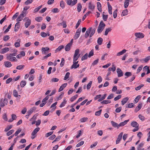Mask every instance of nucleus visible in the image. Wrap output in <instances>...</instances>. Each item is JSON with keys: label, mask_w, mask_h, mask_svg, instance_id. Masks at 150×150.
<instances>
[{"label": "nucleus", "mask_w": 150, "mask_h": 150, "mask_svg": "<svg viewBox=\"0 0 150 150\" xmlns=\"http://www.w3.org/2000/svg\"><path fill=\"white\" fill-rule=\"evenodd\" d=\"M17 42H16L15 43L14 45L15 47H18L20 46V42H21V40L19 39H18L17 40Z\"/></svg>", "instance_id": "24"}, {"label": "nucleus", "mask_w": 150, "mask_h": 150, "mask_svg": "<svg viewBox=\"0 0 150 150\" xmlns=\"http://www.w3.org/2000/svg\"><path fill=\"white\" fill-rule=\"evenodd\" d=\"M84 143V142L83 141H82L80 142L78 144H77L76 145V147H79L80 146L82 145Z\"/></svg>", "instance_id": "64"}, {"label": "nucleus", "mask_w": 150, "mask_h": 150, "mask_svg": "<svg viewBox=\"0 0 150 150\" xmlns=\"http://www.w3.org/2000/svg\"><path fill=\"white\" fill-rule=\"evenodd\" d=\"M38 116V114H36L33 116V117L30 119V121H32L33 120H35L36 119L37 117Z\"/></svg>", "instance_id": "40"}, {"label": "nucleus", "mask_w": 150, "mask_h": 150, "mask_svg": "<svg viewBox=\"0 0 150 150\" xmlns=\"http://www.w3.org/2000/svg\"><path fill=\"white\" fill-rule=\"evenodd\" d=\"M7 59L11 62H17V60L15 57H13L10 54L7 55L6 57Z\"/></svg>", "instance_id": "4"}, {"label": "nucleus", "mask_w": 150, "mask_h": 150, "mask_svg": "<svg viewBox=\"0 0 150 150\" xmlns=\"http://www.w3.org/2000/svg\"><path fill=\"white\" fill-rule=\"evenodd\" d=\"M40 130V128L39 127H37L34 129L31 134L32 136L31 137V138L32 139H33L36 137V134Z\"/></svg>", "instance_id": "3"}, {"label": "nucleus", "mask_w": 150, "mask_h": 150, "mask_svg": "<svg viewBox=\"0 0 150 150\" xmlns=\"http://www.w3.org/2000/svg\"><path fill=\"white\" fill-rule=\"evenodd\" d=\"M61 138V136H59L57 137L55 139V140L52 142V143L55 142L56 141H58L60 140Z\"/></svg>", "instance_id": "48"}, {"label": "nucleus", "mask_w": 150, "mask_h": 150, "mask_svg": "<svg viewBox=\"0 0 150 150\" xmlns=\"http://www.w3.org/2000/svg\"><path fill=\"white\" fill-rule=\"evenodd\" d=\"M67 101L66 100L65 98H64L63 101L62 102L59 106L60 108H62L67 103Z\"/></svg>", "instance_id": "17"}, {"label": "nucleus", "mask_w": 150, "mask_h": 150, "mask_svg": "<svg viewBox=\"0 0 150 150\" xmlns=\"http://www.w3.org/2000/svg\"><path fill=\"white\" fill-rule=\"evenodd\" d=\"M96 31V28L92 29V28L91 27L88 28L85 34V37L87 38L88 37H91L94 34Z\"/></svg>", "instance_id": "1"}, {"label": "nucleus", "mask_w": 150, "mask_h": 150, "mask_svg": "<svg viewBox=\"0 0 150 150\" xmlns=\"http://www.w3.org/2000/svg\"><path fill=\"white\" fill-rule=\"evenodd\" d=\"M144 144V142H142L141 143H140L137 148V150H141V148L142 147Z\"/></svg>", "instance_id": "34"}, {"label": "nucleus", "mask_w": 150, "mask_h": 150, "mask_svg": "<svg viewBox=\"0 0 150 150\" xmlns=\"http://www.w3.org/2000/svg\"><path fill=\"white\" fill-rule=\"evenodd\" d=\"M78 61L73 62V64L71 67V69H76L79 66V64H78Z\"/></svg>", "instance_id": "6"}, {"label": "nucleus", "mask_w": 150, "mask_h": 150, "mask_svg": "<svg viewBox=\"0 0 150 150\" xmlns=\"http://www.w3.org/2000/svg\"><path fill=\"white\" fill-rule=\"evenodd\" d=\"M117 76L118 77H120L123 76V73L120 69H117Z\"/></svg>", "instance_id": "10"}, {"label": "nucleus", "mask_w": 150, "mask_h": 150, "mask_svg": "<svg viewBox=\"0 0 150 150\" xmlns=\"http://www.w3.org/2000/svg\"><path fill=\"white\" fill-rule=\"evenodd\" d=\"M101 5L100 2H98L97 3V8L98 11L100 12L102 11Z\"/></svg>", "instance_id": "22"}, {"label": "nucleus", "mask_w": 150, "mask_h": 150, "mask_svg": "<svg viewBox=\"0 0 150 150\" xmlns=\"http://www.w3.org/2000/svg\"><path fill=\"white\" fill-rule=\"evenodd\" d=\"M4 65L6 67H10L12 65L11 62L8 61L5 62H4Z\"/></svg>", "instance_id": "15"}, {"label": "nucleus", "mask_w": 150, "mask_h": 150, "mask_svg": "<svg viewBox=\"0 0 150 150\" xmlns=\"http://www.w3.org/2000/svg\"><path fill=\"white\" fill-rule=\"evenodd\" d=\"M126 51L127 50H126L124 49L121 51H120V52H118L117 54V56H119L121 55H122L123 54L125 53L126 52Z\"/></svg>", "instance_id": "30"}, {"label": "nucleus", "mask_w": 150, "mask_h": 150, "mask_svg": "<svg viewBox=\"0 0 150 150\" xmlns=\"http://www.w3.org/2000/svg\"><path fill=\"white\" fill-rule=\"evenodd\" d=\"M49 50V48L47 47H42V52L44 54H45L46 53V51L48 50Z\"/></svg>", "instance_id": "28"}, {"label": "nucleus", "mask_w": 150, "mask_h": 150, "mask_svg": "<svg viewBox=\"0 0 150 150\" xmlns=\"http://www.w3.org/2000/svg\"><path fill=\"white\" fill-rule=\"evenodd\" d=\"M60 6L63 9L64 8V2L62 0L60 1Z\"/></svg>", "instance_id": "44"}, {"label": "nucleus", "mask_w": 150, "mask_h": 150, "mask_svg": "<svg viewBox=\"0 0 150 150\" xmlns=\"http://www.w3.org/2000/svg\"><path fill=\"white\" fill-rule=\"evenodd\" d=\"M31 20H29V21H27L25 24V26L26 28H27L31 24Z\"/></svg>", "instance_id": "29"}, {"label": "nucleus", "mask_w": 150, "mask_h": 150, "mask_svg": "<svg viewBox=\"0 0 150 150\" xmlns=\"http://www.w3.org/2000/svg\"><path fill=\"white\" fill-rule=\"evenodd\" d=\"M26 84V82L25 81H22L21 82L20 86L21 87H24Z\"/></svg>", "instance_id": "41"}, {"label": "nucleus", "mask_w": 150, "mask_h": 150, "mask_svg": "<svg viewBox=\"0 0 150 150\" xmlns=\"http://www.w3.org/2000/svg\"><path fill=\"white\" fill-rule=\"evenodd\" d=\"M42 6L41 5L40 6H39L38 7L35 8L34 10V13H36L42 7Z\"/></svg>", "instance_id": "50"}, {"label": "nucleus", "mask_w": 150, "mask_h": 150, "mask_svg": "<svg viewBox=\"0 0 150 150\" xmlns=\"http://www.w3.org/2000/svg\"><path fill=\"white\" fill-rule=\"evenodd\" d=\"M78 95H76L72 97L70 99V100L71 102L73 101L74 100H75L78 97Z\"/></svg>", "instance_id": "43"}, {"label": "nucleus", "mask_w": 150, "mask_h": 150, "mask_svg": "<svg viewBox=\"0 0 150 150\" xmlns=\"http://www.w3.org/2000/svg\"><path fill=\"white\" fill-rule=\"evenodd\" d=\"M112 67H109L108 69V70L109 71H112L114 72L115 71L116 67L115 65L113 64H112Z\"/></svg>", "instance_id": "20"}, {"label": "nucleus", "mask_w": 150, "mask_h": 150, "mask_svg": "<svg viewBox=\"0 0 150 150\" xmlns=\"http://www.w3.org/2000/svg\"><path fill=\"white\" fill-rule=\"evenodd\" d=\"M88 58V54L86 53L81 58V60L82 61L84 60L87 59Z\"/></svg>", "instance_id": "45"}, {"label": "nucleus", "mask_w": 150, "mask_h": 150, "mask_svg": "<svg viewBox=\"0 0 150 150\" xmlns=\"http://www.w3.org/2000/svg\"><path fill=\"white\" fill-rule=\"evenodd\" d=\"M111 103V101L109 100H103L102 102L101 103L105 104H107Z\"/></svg>", "instance_id": "62"}, {"label": "nucleus", "mask_w": 150, "mask_h": 150, "mask_svg": "<svg viewBox=\"0 0 150 150\" xmlns=\"http://www.w3.org/2000/svg\"><path fill=\"white\" fill-rule=\"evenodd\" d=\"M69 75H70V73L69 72H67L66 73L65 75V76L64 78V80H66L67 79H68L69 77Z\"/></svg>", "instance_id": "53"}, {"label": "nucleus", "mask_w": 150, "mask_h": 150, "mask_svg": "<svg viewBox=\"0 0 150 150\" xmlns=\"http://www.w3.org/2000/svg\"><path fill=\"white\" fill-rule=\"evenodd\" d=\"M9 50V49L8 47H5L4 48L2 49L0 52V53L2 54H4Z\"/></svg>", "instance_id": "12"}, {"label": "nucleus", "mask_w": 150, "mask_h": 150, "mask_svg": "<svg viewBox=\"0 0 150 150\" xmlns=\"http://www.w3.org/2000/svg\"><path fill=\"white\" fill-rule=\"evenodd\" d=\"M71 45V43H69L67 44L65 47V50L66 51H69L70 49V47Z\"/></svg>", "instance_id": "19"}, {"label": "nucleus", "mask_w": 150, "mask_h": 150, "mask_svg": "<svg viewBox=\"0 0 150 150\" xmlns=\"http://www.w3.org/2000/svg\"><path fill=\"white\" fill-rule=\"evenodd\" d=\"M88 118L87 117H83L80 119V121L81 122H86Z\"/></svg>", "instance_id": "51"}, {"label": "nucleus", "mask_w": 150, "mask_h": 150, "mask_svg": "<svg viewBox=\"0 0 150 150\" xmlns=\"http://www.w3.org/2000/svg\"><path fill=\"white\" fill-rule=\"evenodd\" d=\"M130 0H125L124 2V6L125 8H127L129 4Z\"/></svg>", "instance_id": "32"}, {"label": "nucleus", "mask_w": 150, "mask_h": 150, "mask_svg": "<svg viewBox=\"0 0 150 150\" xmlns=\"http://www.w3.org/2000/svg\"><path fill=\"white\" fill-rule=\"evenodd\" d=\"M123 134V133L122 132L120 133L118 136L117 139L116 140V144H119L121 140L122 136Z\"/></svg>", "instance_id": "8"}, {"label": "nucleus", "mask_w": 150, "mask_h": 150, "mask_svg": "<svg viewBox=\"0 0 150 150\" xmlns=\"http://www.w3.org/2000/svg\"><path fill=\"white\" fill-rule=\"evenodd\" d=\"M92 83V81H90L88 84H87V90H89L91 87V86Z\"/></svg>", "instance_id": "46"}, {"label": "nucleus", "mask_w": 150, "mask_h": 150, "mask_svg": "<svg viewBox=\"0 0 150 150\" xmlns=\"http://www.w3.org/2000/svg\"><path fill=\"white\" fill-rule=\"evenodd\" d=\"M138 117L139 119L142 121H144L145 119V117L143 115L140 114L138 116Z\"/></svg>", "instance_id": "54"}, {"label": "nucleus", "mask_w": 150, "mask_h": 150, "mask_svg": "<svg viewBox=\"0 0 150 150\" xmlns=\"http://www.w3.org/2000/svg\"><path fill=\"white\" fill-rule=\"evenodd\" d=\"M135 35L137 38H142L144 37V35L141 33H135Z\"/></svg>", "instance_id": "9"}, {"label": "nucleus", "mask_w": 150, "mask_h": 150, "mask_svg": "<svg viewBox=\"0 0 150 150\" xmlns=\"http://www.w3.org/2000/svg\"><path fill=\"white\" fill-rule=\"evenodd\" d=\"M79 50L78 49H76L75 51V53L74 54V55L76 56H79L80 57V54H79Z\"/></svg>", "instance_id": "35"}, {"label": "nucleus", "mask_w": 150, "mask_h": 150, "mask_svg": "<svg viewBox=\"0 0 150 150\" xmlns=\"http://www.w3.org/2000/svg\"><path fill=\"white\" fill-rule=\"evenodd\" d=\"M95 8V6L91 2H90L88 4V8L91 11H93Z\"/></svg>", "instance_id": "11"}, {"label": "nucleus", "mask_w": 150, "mask_h": 150, "mask_svg": "<svg viewBox=\"0 0 150 150\" xmlns=\"http://www.w3.org/2000/svg\"><path fill=\"white\" fill-rule=\"evenodd\" d=\"M81 28H79L77 30L74 35V38L75 40L77 39L79 36L81 32Z\"/></svg>", "instance_id": "5"}, {"label": "nucleus", "mask_w": 150, "mask_h": 150, "mask_svg": "<svg viewBox=\"0 0 150 150\" xmlns=\"http://www.w3.org/2000/svg\"><path fill=\"white\" fill-rule=\"evenodd\" d=\"M33 0H27L25 2V4L27 5L31 3Z\"/></svg>", "instance_id": "49"}, {"label": "nucleus", "mask_w": 150, "mask_h": 150, "mask_svg": "<svg viewBox=\"0 0 150 150\" xmlns=\"http://www.w3.org/2000/svg\"><path fill=\"white\" fill-rule=\"evenodd\" d=\"M111 30H112V29L110 28H106L105 31L104 35H107L108 34V32L111 31Z\"/></svg>", "instance_id": "31"}, {"label": "nucleus", "mask_w": 150, "mask_h": 150, "mask_svg": "<svg viewBox=\"0 0 150 150\" xmlns=\"http://www.w3.org/2000/svg\"><path fill=\"white\" fill-rule=\"evenodd\" d=\"M128 99L129 98L128 97H126L123 98L121 101L122 105H124L127 102Z\"/></svg>", "instance_id": "18"}, {"label": "nucleus", "mask_w": 150, "mask_h": 150, "mask_svg": "<svg viewBox=\"0 0 150 150\" xmlns=\"http://www.w3.org/2000/svg\"><path fill=\"white\" fill-rule=\"evenodd\" d=\"M143 60L145 62H147L149 60H150V56H148L146 58L143 59Z\"/></svg>", "instance_id": "59"}, {"label": "nucleus", "mask_w": 150, "mask_h": 150, "mask_svg": "<svg viewBox=\"0 0 150 150\" xmlns=\"http://www.w3.org/2000/svg\"><path fill=\"white\" fill-rule=\"evenodd\" d=\"M35 20L38 22H40L42 20V17L41 16L37 17L35 18Z\"/></svg>", "instance_id": "39"}, {"label": "nucleus", "mask_w": 150, "mask_h": 150, "mask_svg": "<svg viewBox=\"0 0 150 150\" xmlns=\"http://www.w3.org/2000/svg\"><path fill=\"white\" fill-rule=\"evenodd\" d=\"M35 108H33L30 109L28 111L27 114L29 115H30L35 111Z\"/></svg>", "instance_id": "26"}, {"label": "nucleus", "mask_w": 150, "mask_h": 150, "mask_svg": "<svg viewBox=\"0 0 150 150\" xmlns=\"http://www.w3.org/2000/svg\"><path fill=\"white\" fill-rule=\"evenodd\" d=\"M142 103L139 104L138 106L135 108L134 110V112H137L139 111L142 108Z\"/></svg>", "instance_id": "16"}, {"label": "nucleus", "mask_w": 150, "mask_h": 150, "mask_svg": "<svg viewBox=\"0 0 150 150\" xmlns=\"http://www.w3.org/2000/svg\"><path fill=\"white\" fill-rule=\"evenodd\" d=\"M24 17L23 14H21L16 19V21L18 22L21 21L22 20L23 18Z\"/></svg>", "instance_id": "23"}, {"label": "nucleus", "mask_w": 150, "mask_h": 150, "mask_svg": "<svg viewBox=\"0 0 150 150\" xmlns=\"http://www.w3.org/2000/svg\"><path fill=\"white\" fill-rule=\"evenodd\" d=\"M91 13V11H89L87 12L83 17L82 20L83 21L86 18L87 16H88L90 13Z\"/></svg>", "instance_id": "42"}, {"label": "nucleus", "mask_w": 150, "mask_h": 150, "mask_svg": "<svg viewBox=\"0 0 150 150\" xmlns=\"http://www.w3.org/2000/svg\"><path fill=\"white\" fill-rule=\"evenodd\" d=\"M111 123L113 127H117V129H118L119 128V126H118L119 125L117 123L113 121H111Z\"/></svg>", "instance_id": "25"}, {"label": "nucleus", "mask_w": 150, "mask_h": 150, "mask_svg": "<svg viewBox=\"0 0 150 150\" xmlns=\"http://www.w3.org/2000/svg\"><path fill=\"white\" fill-rule=\"evenodd\" d=\"M105 26V25L103 21H101L100 23L97 30L98 33H100L103 31Z\"/></svg>", "instance_id": "2"}, {"label": "nucleus", "mask_w": 150, "mask_h": 150, "mask_svg": "<svg viewBox=\"0 0 150 150\" xmlns=\"http://www.w3.org/2000/svg\"><path fill=\"white\" fill-rule=\"evenodd\" d=\"M8 103V100L6 98H5L3 102H0V107L3 108L5 105H7Z\"/></svg>", "instance_id": "7"}, {"label": "nucleus", "mask_w": 150, "mask_h": 150, "mask_svg": "<svg viewBox=\"0 0 150 150\" xmlns=\"http://www.w3.org/2000/svg\"><path fill=\"white\" fill-rule=\"evenodd\" d=\"M11 24H10L8 26V27L4 31V33H7V32H8L9 30L11 28Z\"/></svg>", "instance_id": "60"}, {"label": "nucleus", "mask_w": 150, "mask_h": 150, "mask_svg": "<svg viewBox=\"0 0 150 150\" xmlns=\"http://www.w3.org/2000/svg\"><path fill=\"white\" fill-rule=\"evenodd\" d=\"M12 127V125H10L9 126H7L6 128H5L4 131L5 132H7L8 131L9 129H11Z\"/></svg>", "instance_id": "47"}, {"label": "nucleus", "mask_w": 150, "mask_h": 150, "mask_svg": "<svg viewBox=\"0 0 150 150\" xmlns=\"http://www.w3.org/2000/svg\"><path fill=\"white\" fill-rule=\"evenodd\" d=\"M81 19H79L76 25L75 26L76 29L77 28H78V27L79 26V25L81 23Z\"/></svg>", "instance_id": "61"}, {"label": "nucleus", "mask_w": 150, "mask_h": 150, "mask_svg": "<svg viewBox=\"0 0 150 150\" xmlns=\"http://www.w3.org/2000/svg\"><path fill=\"white\" fill-rule=\"evenodd\" d=\"M103 41V39L99 37L98 39L97 42L99 45H100L102 44Z\"/></svg>", "instance_id": "27"}, {"label": "nucleus", "mask_w": 150, "mask_h": 150, "mask_svg": "<svg viewBox=\"0 0 150 150\" xmlns=\"http://www.w3.org/2000/svg\"><path fill=\"white\" fill-rule=\"evenodd\" d=\"M146 68V69L147 71L146 74H148L150 73V70L149 69V67L147 66H146L144 67L143 69L145 70Z\"/></svg>", "instance_id": "56"}, {"label": "nucleus", "mask_w": 150, "mask_h": 150, "mask_svg": "<svg viewBox=\"0 0 150 150\" xmlns=\"http://www.w3.org/2000/svg\"><path fill=\"white\" fill-rule=\"evenodd\" d=\"M10 38L9 35H6L3 38V40L5 41H7Z\"/></svg>", "instance_id": "52"}, {"label": "nucleus", "mask_w": 150, "mask_h": 150, "mask_svg": "<svg viewBox=\"0 0 150 150\" xmlns=\"http://www.w3.org/2000/svg\"><path fill=\"white\" fill-rule=\"evenodd\" d=\"M129 121V120H125L123 122H120L119 125V127H122L125 125Z\"/></svg>", "instance_id": "14"}, {"label": "nucleus", "mask_w": 150, "mask_h": 150, "mask_svg": "<svg viewBox=\"0 0 150 150\" xmlns=\"http://www.w3.org/2000/svg\"><path fill=\"white\" fill-rule=\"evenodd\" d=\"M125 75L126 76V77L125 78V79H126L132 75V73L130 72H126L125 74Z\"/></svg>", "instance_id": "36"}, {"label": "nucleus", "mask_w": 150, "mask_h": 150, "mask_svg": "<svg viewBox=\"0 0 150 150\" xmlns=\"http://www.w3.org/2000/svg\"><path fill=\"white\" fill-rule=\"evenodd\" d=\"M49 96L47 95V96L45 98H44L42 101V102H44L46 103V101L49 98Z\"/></svg>", "instance_id": "58"}, {"label": "nucleus", "mask_w": 150, "mask_h": 150, "mask_svg": "<svg viewBox=\"0 0 150 150\" xmlns=\"http://www.w3.org/2000/svg\"><path fill=\"white\" fill-rule=\"evenodd\" d=\"M24 67H25V66L24 65H20L16 67V69H18V70H21V69H23V68H24Z\"/></svg>", "instance_id": "38"}, {"label": "nucleus", "mask_w": 150, "mask_h": 150, "mask_svg": "<svg viewBox=\"0 0 150 150\" xmlns=\"http://www.w3.org/2000/svg\"><path fill=\"white\" fill-rule=\"evenodd\" d=\"M82 6L81 4L80 3H79L77 5V11L78 12H79L81 11V10Z\"/></svg>", "instance_id": "33"}, {"label": "nucleus", "mask_w": 150, "mask_h": 150, "mask_svg": "<svg viewBox=\"0 0 150 150\" xmlns=\"http://www.w3.org/2000/svg\"><path fill=\"white\" fill-rule=\"evenodd\" d=\"M144 84H141L140 86H138L136 87L135 88V90L136 91H138L142 87L144 86Z\"/></svg>", "instance_id": "57"}, {"label": "nucleus", "mask_w": 150, "mask_h": 150, "mask_svg": "<svg viewBox=\"0 0 150 150\" xmlns=\"http://www.w3.org/2000/svg\"><path fill=\"white\" fill-rule=\"evenodd\" d=\"M131 125L133 127H139V124L135 121L132 122L131 124Z\"/></svg>", "instance_id": "13"}, {"label": "nucleus", "mask_w": 150, "mask_h": 150, "mask_svg": "<svg viewBox=\"0 0 150 150\" xmlns=\"http://www.w3.org/2000/svg\"><path fill=\"white\" fill-rule=\"evenodd\" d=\"M99 59H97L96 60L94 61L92 63V65L93 66H94L97 64L98 62Z\"/></svg>", "instance_id": "63"}, {"label": "nucleus", "mask_w": 150, "mask_h": 150, "mask_svg": "<svg viewBox=\"0 0 150 150\" xmlns=\"http://www.w3.org/2000/svg\"><path fill=\"white\" fill-rule=\"evenodd\" d=\"M64 47V46L62 45L59 46V47L55 50V52H57L60 51Z\"/></svg>", "instance_id": "37"}, {"label": "nucleus", "mask_w": 150, "mask_h": 150, "mask_svg": "<svg viewBox=\"0 0 150 150\" xmlns=\"http://www.w3.org/2000/svg\"><path fill=\"white\" fill-rule=\"evenodd\" d=\"M67 83H64L60 87L59 89V91L60 92L62 91L67 86Z\"/></svg>", "instance_id": "21"}, {"label": "nucleus", "mask_w": 150, "mask_h": 150, "mask_svg": "<svg viewBox=\"0 0 150 150\" xmlns=\"http://www.w3.org/2000/svg\"><path fill=\"white\" fill-rule=\"evenodd\" d=\"M14 131V130H11L9 131L7 133L6 135L7 136H9L12 133H13Z\"/></svg>", "instance_id": "55"}]
</instances>
